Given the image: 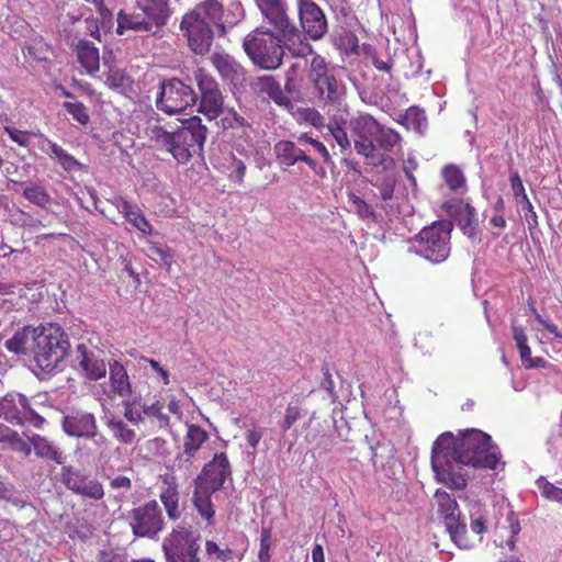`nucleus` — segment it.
Returning <instances> with one entry per match:
<instances>
[{
  "mask_svg": "<svg viewBox=\"0 0 562 562\" xmlns=\"http://www.w3.org/2000/svg\"><path fill=\"white\" fill-rule=\"evenodd\" d=\"M23 53L34 60L43 61L47 59V46L43 41L34 42L23 47Z\"/></svg>",
  "mask_w": 562,
  "mask_h": 562,
  "instance_id": "864d4df0",
  "label": "nucleus"
},
{
  "mask_svg": "<svg viewBox=\"0 0 562 562\" xmlns=\"http://www.w3.org/2000/svg\"><path fill=\"white\" fill-rule=\"evenodd\" d=\"M510 187L516 199L520 198V201H527V193L522 180L517 170L510 172Z\"/></svg>",
  "mask_w": 562,
  "mask_h": 562,
  "instance_id": "680f3d73",
  "label": "nucleus"
},
{
  "mask_svg": "<svg viewBox=\"0 0 562 562\" xmlns=\"http://www.w3.org/2000/svg\"><path fill=\"white\" fill-rule=\"evenodd\" d=\"M196 99V93L190 86L173 78L160 85L157 108L167 114H176L194 105Z\"/></svg>",
  "mask_w": 562,
  "mask_h": 562,
  "instance_id": "1a4fd4ad",
  "label": "nucleus"
},
{
  "mask_svg": "<svg viewBox=\"0 0 562 562\" xmlns=\"http://www.w3.org/2000/svg\"><path fill=\"white\" fill-rule=\"evenodd\" d=\"M23 196L32 204H35L42 209H46L52 201V198L46 189L43 186L36 183L26 186L23 190Z\"/></svg>",
  "mask_w": 562,
  "mask_h": 562,
  "instance_id": "ea45409f",
  "label": "nucleus"
},
{
  "mask_svg": "<svg viewBox=\"0 0 562 562\" xmlns=\"http://www.w3.org/2000/svg\"><path fill=\"white\" fill-rule=\"evenodd\" d=\"M180 30L184 33L193 53L204 55L210 52L214 32L204 19H198L188 12L182 16Z\"/></svg>",
  "mask_w": 562,
  "mask_h": 562,
  "instance_id": "4468645a",
  "label": "nucleus"
},
{
  "mask_svg": "<svg viewBox=\"0 0 562 562\" xmlns=\"http://www.w3.org/2000/svg\"><path fill=\"white\" fill-rule=\"evenodd\" d=\"M243 47L255 65L269 70L281 66L286 49L280 36L271 30L263 31V26L247 35Z\"/></svg>",
  "mask_w": 562,
  "mask_h": 562,
  "instance_id": "423d86ee",
  "label": "nucleus"
},
{
  "mask_svg": "<svg viewBox=\"0 0 562 562\" xmlns=\"http://www.w3.org/2000/svg\"><path fill=\"white\" fill-rule=\"evenodd\" d=\"M0 409L4 419L9 423H11V419L9 418L10 415L14 417L22 416V406H20L18 403V395L10 397L5 396L0 403Z\"/></svg>",
  "mask_w": 562,
  "mask_h": 562,
  "instance_id": "de8ad7c7",
  "label": "nucleus"
},
{
  "mask_svg": "<svg viewBox=\"0 0 562 562\" xmlns=\"http://www.w3.org/2000/svg\"><path fill=\"white\" fill-rule=\"evenodd\" d=\"M538 488L546 498L562 504V488L553 485L544 477L537 480Z\"/></svg>",
  "mask_w": 562,
  "mask_h": 562,
  "instance_id": "09e8293b",
  "label": "nucleus"
},
{
  "mask_svg": "<svg viewBox=\"0 0 562 562\" xmlns=\"http://www.w3.org/2000/svg\"><path fill=\"white\" fill-rule=\"evenodd\" d=\"M206 552L209 555H213L215 554L216 558L223 562H226L228 560L232 559V550L226 548V549H221L215 542L213 541H207L206 542Z\"/></svg>",
  "mask_w": 562,
  "mask_h": 562,
  "instance_id": "0e129e2a",
  "label": "nucleus"
},
{
  "mask_svg": "<svg viewBox=\"0 0 562 562\" xmlns=\"http://www.w3.org/2000/svg\"><path fill=\"white\" fill-rule=\"evenodd\" d=\"M137 527H162L164 518L156 501H150L133 510Z\"/></svg>",
  "mask_w": 562,
  "mask_h": 562,
  "instance_id": "c756f323",
  "label": "nucleus"
},
{
  "mask_svg": "<svg viewBox=\"0 0 562 562\" xmlns=\"http://www.w3.org/2000/svg\"><path fill=\"white\" fill-rule=\"evenodd\" d=\"M142 360L147 362L150 366V368L160 375L162 383L165 385L170 384L169 371L166 370L165 368H162L157 360L151 359V358H146V357L142 358Z\"/></svg>",
  "mask_w": 562,
  "mask_h": 562,
  "instance_id": "774afa93",
  "label": "nucleus"
},
{
  "mask_svg": "<svg viewBox=\"0 0 562 562\" xmlns=\"http://www.w3.org/2000/svg\"><path fill=\"white\" fill-rule=\"evenodd\" d=\"M209 438V432L204 428L195 424H188L182 446V456L186 457V460L194 458Z\"/></svg>",
  "mask_w": 562,
  "mask_h": 562,
  "instance_id": "a878e982",
  "label": "nucleus"
},
{
  "mask_svg": "<svg viewBox=\"0 0 562 562\" xmlns=\"http://www.w3.org/2000/svg\"><path fill=\"white\" fill-rule=\"evenodd\" d=\"M303 415V409L299 405H288L281 428L288 431Z\"/></svg>",
  "mask_w": 562,
  "mask_h": 562,
  "instance_id": "4d7b16f0",
  "label": "nucleus"
},
{
  "mask_svg": "<svg viewBox=\"0 0 562 562\" xmlns=\"http://www.w3.org/2000/svg\"><path fill=\"white\" fill-rule=\"evenodd\" d=\"M259 11L265 23L268 24V27L263 26V31L271 30L274 34H278L283 41V45L293 56L303 57L312 54L313 46L306 42L295 22L290 18L286 1L269 5Z\"/></svg>",
  "mask_w": 562,
  "mask_h": 562,
  "instance_id": "7ed1b4c3",
  "label": "nucleus"
},
{
  "mask_svg": "<svg viewBox=\"0 0 562 562\" xmlns=\"http://www.w3.org/2000/svg\"><path fill=\"white\" fill-rule=\"evenodd\" d=\"M378 130L379 131L373 138L375 149L380 148L384 151H391L396 145L401 143L402 136L395 130L386 127L382 124L379 125Z\"/></svg>",
  "mask_w": 562,
  "mask_h": 562,
  "instance_id": "e433bc0d",
  "label": "nucleus"
},
{
  "mask_svg": "<svg viewBox=\"0 0 562 562\" xmlns=\"http://www.w3.org/2000/svg\"><path fill=\"white\" fill-rule=\"evenodd\" d=\"M4 132L9 135L12 142L22 147H27L32 136L31 132L20 131L13 127L5 126Z\"/></svg>",
  "mask_w": 562,
  "mask_h": 562,
  "instance_id": "bf43d9fd",
  "label": "nucleus"
},
{
  "mask_svg": "<svg viewBox=\"0 0 562 562\" xmlns=\"http://www.w3.org/2000/svg\"><path fill=\"white\" fill-rule=\"evenodd\" d=\"M378 188L380 196L384 201H389L393 198L396 180L394 177L387 176L373 184Z\"/></svg>",
  "mask_w": 562,
  "mask_h": 562,
  "instance_id": "5fc2aeb1",
  "label": "nucleus"
},
{
  "mask_svg": "<svg viewBox=\"0 0 562 562\" xmlns=\"http://www.w3.org/2000/svg\"><path fill=\"white\" fill-rule=\"evenodd\" d=\"M475 216V209L469 203L464 204V206L460 210L457 221L464 234L470 235L471 232L473 231Z\"/></svg>",
  "mask_w": 562,
  "mask_h": 562,
  "instance_id": "49530a36",
  "label": "nucleus"
},
{
  "mask_svg": "<svg viewBox=\"0 0 562 562\" xmlns=\"http://www.w3.org/2000/svg\"><path fill=\"white\" fill-rule=\"evenodd\" d=\"M77 351L79 367L88 380L97 381L105 376L106 364L99 352L89 349L83 344L78 345Z\"/></svg>",
  "mask_w": 562,
  "mask_h": 562,
  "instance_id": "412c9836",
  "label": "nucleus"
},
{
  "mask_svg": "<svg viewBox=\"0 0 562 562\" xmlns=\"http://www.w3.org/2000/svg\"><path fill=\"white\" fill-rule=\"evenodd\" d=\"M75 52L78 61L89 75H93L99 70V49L93 45V43L87 40H80L76 45Z\"/></svg>",
  "mask_w": 562,
  "mask_h": 562,
  "instance_id": "c85d7f7f",
  "label": "nucleus"
},
{
  "mask_svg": "<svg viewBox=\"0 0 562 562\" xmlns=\"http://www.w3.org/2000/svg\"><path fill=\"white\" fill-rule=\"evenodd\" d=\"M501 459V451L488 434L468 428L456 436L450 431L439 435L432 443L430 461L438 483L462 491L469 481L464 467L495 470Z\"/></svg>",
  "mask_w": 562,
  "mask_h": 562,
  "instance_id": "f257e3e1",
  "label": "nucleus"
},
{
  "mask_svg": "<svg viewBox=\"0 0 562 562\" xmlns=\"http://www.w3.org/2000/svg\"><path fill=\"white\" fill-rule=\"evenodd\" d=\"M194 78L201 92L199 112L210 121L217 119L224 111V98L218 83L203 69H198Z\"/></svg>",
  "mask_w": 562,
  "mask_h": 562,
  "instance_id": "9b49d317",
  "label": "nucleus"
},
{
  "mask_svg": "<svg viewBox=\"0 0 562 562\" xmlns=\"http://www.w3.org/2000/svg\"><path fill=\"white\" fill-rule=\"evenodd\" d=\"M200 536L192 529H173L162 543L167 562L198 553Z\"/></svg>",
  "mask_w": 562,
  "mask_h": 562,
  "instance_id": "2eb2a0df",
  "label": "nucleus"
},
{
  "mask_svg": "<svg viewBox=\"0 0 562 562\" xmlns=\"http://www.w3.org/2000/svg\"><path fill=\"white\" fill-rule=\"evenodd\" d=\"M165 403L160 400H156L150 404L142 405L143 418L153 419L157 423L160 429H167L170 427V418L164 413Z\"/></svg>",
  "mask_w": 562,
  "mask_h": 562,
  "instance_id": "f704fd0d",
  "label": "nucleus"
},
{
  "mask_svg": "<svg viewBox=\"0 0 562 562\" xmlns=\"http://www.w3.org/2000/svg\"><path fill=\"white\" fill-rule=\"evenodd\" d=\"M300 25L303 37L312 41L322 40L328 32V21L322 8L313 0H296Z\"/></svg>",
  "mask_w": 562,
  "mask_h": 562,
  "instance_id": "ddd939ff",
  "label": "nucleus"
},
{
  "mask_svg": "<svg viewBox=\"0 0 562 562\" xmlns=\"http://www.w3.org/2000/svg\"><path fill=\"white\" fill-rule=\"evenodd\" d=\"M109 380L110 390L106 392L108 397H128L132 394L130 376L121 362L113 361L109 363Z\"/></svg>",
  "mask_w": 562,
  "mask_h": 562,
  "instance_id": "5701e85b",
  "label": "nucleus"
},
{
  "mask_svg": "<svg viewBox=\"0 0 562 562\" xmlns=\"http://www.w3.org/2000/svg\"><path fill=\"white\" fill-rule=\"evenodd\" d=\"M380 123L370 114H359L349 121V130L353 136L357 154L366 159L375 157V144L373 138L379 131Z\"/></svg>",
  "mask_w": 562,
  "mask_h": 562,
  "instance_id": "9d476101",
  "label": "nucleus"
},
{
  "mask_svg": "<svg viewBox=\"0 0 562 562\" xmlns=\"http://www.w3.org/2000/svg\"><path fill=\"white\" fill-rule=\"evenodd\" d=\"M434 499L437 506V515L442 519L445 527H467V519L461 514L458 503L447 491L438 488Z\"/></svg>",
  "mask_w": 562,
  "mask_h": 562,
  "instance_id": "aec40b11",
  "label": "nucleus"
},
{
  "mask_svg": "<svg viewBox=\"0 0 562 562\" xmlns=\"http://www.w3.org/2000/svg\"><path fill=\"white\" fill-rule=\"evenodd\" d=\"M108 427L113 437L123 445L132 446L136 442L137 436L133 428H130L124 422L111 419Z\"/></svg>",
  "mask_w": 562,
  "mask_h": 562,
  "instance_id": "58836bf2",
  "label": "nucleus"
},
{
  "mask_svg": "<svg viewBox=\"0 0 562 562\" xmlns=\"http://www.w3.org/2000/svg\"><path fill=\"white\" fill-rule=\"evenodd\" d=\"M52 151V155L58 160L60 166L66 171H74L79 169L80 162L70 154H68L61 146L48 139L45 140Z\"/></svg>",
  "mask_w": 562,
  "mask_h": 562,
  "instance_id": "a19ab883",
  "label": "nucleus"
},
{
  "mask_svg": "<svg viewBox=\"0 0 562 562\" xmlns=\"http://www.w3.org/2000/svg\"><path fill=\"white\" fill-rule=\"evenodd\" d=\"M274 153L278 160L288 166H294L297 162H305L312 170H316L317 162L313 159L305 148V144H301L300 136L296 142L282 139L274 145Z\"/></svg>",
  "mask_w": 562,
  "mask_h": 562,
  "instance_id": "f3484780",
  "label": "nucleus"
},
{
  "mask_svg": "<svg viewBox=\"0 0 562 562\" xmlns=\"http://www.w3.org/2000/svg\"><path fill=\"white\" fill-rule=\"evenodd\" d=\"M232 469L226 453H215L195 479V485L202 493H215L231 476Z\"/></svg>",
  "mask_w": 562,
  "mask_h": 562,
  "instance_id": "f8f14e48",
  "label": "nucleus"
},
{
  "mask_svg": "<svg viewBox=\"0 0 562 562\" xmlns=\"http://www.w3.org/2000/svg\"><path fill=\"white\" fill-rule=\"evenodd\" d=\"M251 87L257 94L267 97L280 106L285 109L292 106L291 99L283 92L280 83L272 76L258 77Z\"/></svg>",
  "mask_w": 562,
  "mask_h": 562,
  "instance_id": "4be33fe9",
  "label": "nucleus"
},
{
  "mask_svg": "<svg viewBox=\"0 0 562 562\" xmlns=\"http://www.w3.org/2000/svg\"><path fill=\"white\" fill-rule=\"evenodd\" d=\"M30 441L37 458L50 460L56 464H64L65 456L53 441L37 434L30 437Z\"/></svg>",
  "mask_w": 562,
  "mask_h": 562,
  "instance_id": "cd10ccee",
  "label": "nucleus"
},
{
  "mask_svg": "<svg viewBox=\"0 0 562 562\" xmlns=\"http://www.w3.org/2000/svg\"><path fill=\"white\" fill-rule=\"evenodd\" d=\"M300 140L301 144H305V148H307V146H311L316 153H318L325 164L331 162L329 151L322 142L310 137L306 133L300 135Z\"/></svg>",
  "mask_w": 562,
  "mask_h": 562,
  "instance_id": "603ef678",
  "label": "nucleus"
},
{
  "mask_svg": "<svg viewBox=\"0 0 562 562\" xmlns=\"http://www.w3.org/2000/svg\"><path fill=\"white\" fill-rule=\"evenodd\" d=\"M338 49L344 52L346 55L358 54L359 41L355 33L350 31H344L335 42Z\"/></svg>",
  "mask_w": 562,
  "mask_h": 562,
  "instance_id": "c03bdc74",
  "label": "nucleus"
},
{
  "mask_svg": "<svg viewBox=\"0 0 562 562\" xmlns=\"http://www.w3.org/2000/svg\"><path fill=\"white\" fill-rule=\"evenodd\" d=\"M307 79L312 86V93L319 104L337 106L345 100L346 85L335 76L323 56L315 54L312 57Z\"/></svg>",
  "mask_w": 562,
  "mask_h": 562,
  "instance_id": "20e7f679",
  "label": "nucleus"
},
{
  "mask_svg": "<svg viewBox=\"0 0 562 562\" xmlns=\"http://www.w3.org/2000/svg\"><path fill=\"white\" fill-rule=\"evenodd\" d=\"M160 501L164 504L168 517L176 521L180 518L181 512L179 509V492L177 485L169 484L160 494Z\"/></svg>",
  "mask_w": 562,
  "mask_h": 562,
  "instance_id": "c9c22d12",
  "label": "nucleus"
},
{
  "mask_svg": "<svg viewBox=\"0 0 562 562\" xmlns=\"http://www.w3.org/2000/svg\"><path fill=\"white\" fill-rule=\"evenodd\" d=\"M213 493H202L200 488L194 486V493H193V503L194 507L196 508L198 513L201 515L202 518L205 519L207 524L212 522V519L214 517L215 510L211 501V496Z\"/></svg>",
  "mask_w": 562,
  "mask_h": 562,
  "instance_id": "4c0bfd02",
  "label": "nucleus"
},
{
  "mask_svg": "<svg viewBox=\"0 0 562 562\" xmlns=\"http://www.w3.org/2000/svg\"><path fill=\"white\" fill-rule=\"evenodd\" d=\"M207 128L199 116L191 117L175 132L154 125L147 128V136L158 149L170 153L179 164H187L193 153L203 148Z\"/></svg>",
  "mask_w": 562,
  "mask_h": 562,
  "instance_id": "f03ea898",
  "label": "nucleus"
},
{
  "mask_svg": "<svg viewBox=\"0 0 562 562\" xmlns=\"http://www.w3.org/2000/svg\"><path fill=\"white\" fill-rule=\"evenodd\" d=\"M303 119L316 128L325 126V117L315 109H305L303 112Z\"/></svg>",
  "mask_w": 562,
  "mask_h": 562,
  "instance_id": "e2e57ef3",
  "label": "nucleus"
},
{
  "mask_svg": "<svg viewBox=\"0 0 562 562\" xmlns=\"http://www.w3.org/2000/svg\"><path fill=\"white\" fill-rule=\"evenodd\" d=\"M148 254L150 257H158L164 262H167L172 257L171 250L167 245L156 241H148Z\"/></svg>",
  "mask_w": 562,
  "mask_h": 562,
  "instance_id": "13d9d810",
  "label": "nucleus"
},
{
  "mask_svg": "<svg viewBox=\"0 0 562 562\" xmlns=\"http://www.w3.org/2000/svg\"><path fill=\"white\" fill-rule=\"evenodd\" d=\"M245 175L246 165L244 164V161L236 157H233L229 166V178L238 183H243Z\"/></svg>",
  "mask_w": 562,
  "mask_h": 562,
  "instance_id": "052dcab7",
  "label": "nucleus"
},
{
  "mask_svg": "<svg viewBox=\"0 0 562 562\" xmlns=\"http://www.w3.org/2000/svg\"><path fill=\"white\" fill-rule=\"evenodd\" d=\"M443 179L450 190L457 191L465 186V177L462 170L454 166L448 165L442 170Z\"/></svg>",
  "mask_w": 562,
  "mask_h": 562,
  "instance_id": "79ce46f5",
  "label": "nucleus"
},
{
  "mask_svg": "<svg viewBox=\"0 0 562 562\" xmlns=\"http://www.w3.org/2000/svg\"><path fill=\"white\" fill-rule=\"evenodd\" d=\"M136 5L146 18L164 29L171 16L169 0H136Z\"/></svg>",
  "mask_w": 562,
  "mask_h": 562,
  "instance_id": "393cba45",
  "label": "nucleus"
},
{
  "mask_svg": "<svg viewBox=\"0 0 562 562\" xmlns=\"http://www.w3.org/2000/svg\"><path fill=\"white\" fill-rule=\"evenodd\" d=\"M345 120H334L328 124V132L336 140L337 145L341 148V150H346L350 147V140L345 128Z\"/></svg>",
  "mask_w": 562,
  "mask_h": 562,
  "instance_id": "37998d69",
  "label": "nucleus"
},
{
  "mask_svg": "<svg viewBox=\"0 0 562 562\" xmlns=\"http://www.w3.org/2000/svg\"><path fill=\"white\" fill-rule=\"evenodd\" d=\"M531 306V310L535 314V318L536 321L546 329L548 330L550 334H552L555 338L558 339H561L562 338V334L560 333L558 326L553 323H549L548 321L543 319L542 316L537 312V310L535 308L533 304L530 305Z\"/></svg>",
  "mask_w": 562,
  "mask_h": 562,
  "instance_id": "338daca9",
  "label": "nucleus"
},
{
  "mask_svg": "<svg viewBox=\"0 0 562 562\" xmlns=\"http://www.w3.org/2000/svg\"><path fill=\"white\" fill-rule=\"evenodd\" d=\"M61 426L70 437L94 438L98 432L97 419L88 412L75 411L65 415Z\"/></svg>",
  "mask_w": 562,
  "mask_h": 562,
  "instance_id": "a211bd4d",
  "label": "nucleus"
},
{
  "mask_svg": "<svg viewBox=\"0 0 562 562\" xmlns=\"http://www.w3.org/2000/svg\"><path fill=\"white\" fill-rule=\"evenodd\" d=\"M13 451L22 453L24 457H29L33 449L31 441L22 439L19 434L13 430V436H10V440L7 443Z\"/></svg>",
  "mask_w": 562,
  "mask_h": 562,
  "instance_id": "6e6d98bb",
  "label": "nucleus"
},
{
  "mask_svg": "<svg viewBox=\"0 0 562 562\" xmlns=\"http://www.w3.org/2000/svg\"><path fill=\"white\" fill-rule=\"evenodd\" d=\"M348 200L351 203L352 207L355 209L356 213L359 215V217H361L362 220H369L374 217V212L372 207L363 199L350 192L348 194Z\"/></svg>",
  "mask_w": 562,
  "mask_h": 562,
  "instance_id": "8fccbe9b",
  "label": "nucleus"
},
{
  "mask_svg": "<svg viewBox=\"0 0 562 562\" xmlns=\"http://www.w3.org/2000/svg\"><path fill=\"white\" fill-rule=\"evenodd\" d=\"M117 207L124 218L140 233L150 235L153 233V225L146 218L142 210L123 198H120Z\"/></svg>",
  "mask_w": 562,
  "mask_h": 562,
  "instance_id": "bb28decb",
  "label": "nucleus"
},
{
  "mask_svg": "<svg viewBox=\"0 0 562 562\" xmlns=\"http://www.w3.org/2000/svg\"><path fill=\"white\" fill-rule=\"evenodd\" d=\"M63 484L76 494L85 497L99 501L104 496L102 484L72 467H63L60 473Z\"/></svg>",
  "mask_w": 562,
  "mask_h": 562,
  "instance_id": "dca6fc26",
  "label": "nucleus"
},
{
  "mask_svg": "<svg viewBox=\"0 0 562 562\" xmlns=\"http://www.w3.org/2000/svg\"><path fill=\"white\" fill-rule=\"evenodd\" d=\"M64 108L80 125L86 126L90 122L88 109L82 102H65Z\"/></svg>",
  "mask_w": 562,
  "mask_h": 562,
  "instance_id": "a18cd8bd",
  "label": "nucleus"
},
{
  "mask_svg": "<svg viewBox=\"0 0 562 562\" xmlns=\"http://www.w3.org/2000/svg\"><path fill=\"white\" fill-rule=\"evenodd\" d=\"M127 31H134L156 38H161L165 34L164 27L156 25L153 20L146 16L143 18L139 14L124 13L121 11L117 14L116 33L123 35Z\"/></svg>",
  "mask_w": 562,
  "mask_h": 562,
  "instance_id": "6ab92c4d",
  "label": "nucleus"
},
{
  "mask_svg": "<svg viewBox=\"0 0 562 562\" xmlns=\"http://www.w3.org/2000/svg\"><path fill=\"white\" fill-rule=\"evenodd\" d=\"M18 403L22 406V416L14 417L10 415L11 424L15 425H31L35 428H42L45 424L44 417L37 414L29 404L27 398L24 395L18 394Z\"/></svg>",
  "mask_w": 562,
  "mask_h": 562,
  "instance_id": "72a5a7b5",
  "label": "nucleus"
},
{
  "mask_svg": "<svg viewBox=\"0 0 562 562\" xmlns=\"http://www.w3.org/2000/svg\"><path fill=\"white\" fill-rule=\"evenodd\" d=\"M69 349V341L59 327L48 326L34 336L32 353L37 366L44 370L54 369Z\"/></svg>",
  "mask_w": 562,
  "mask_h": 562,
  "instance_id": "0eeeda50",
  "label": "nucleus"
},
{
  "mask_svg": "<svg viewBox=\"0 0 562 562\" xmlns=\"http://www.w3.org/2000/svg\"><path fill=\"white\" fill-rule=\"evenodd\" d=\"M38 329L31 326H25L14 333V335L5 341L8 350L16 355H26L32 352L34 346V336L37 335Z\"/></svg>",
  "mask_w": 562,
  "mask_h": 562,
  "instance_id": "7c9ffc66",
  "label": "nucleus"
},
{
  "mask_svg": "<svg viewBox=\"0 0 562 562\" xmlns=\"http://www.w3.org/2000/svg\"><path fill=\"white\" fill-rule=\"evenodd\" d=\"M104 83L109 89L126 94L132 90L133 80L123 69L116 66H111L105 74Z\"/></svg>",
  "mask_w": 562,
  "mask_h": 562,
  "instance_id": "473e14b6",
  "label": "nucleus"
},
{
  "mask_svg": "<svg viewBox=\"0 0 562 562\" xmlns=\"http://www.w3.org/2000/svg\"><path fill=\"white\" fill-rule=\"evenodd\" d=\"M484 529H442V536L449 538L460 549H471L482 540Z\"/></svg>",
  "mask_w": 562,
  "mask_h": 562,
  "instance_id": "2f4dec72",
  "label": "nucleus"
},
{
  "mask_svg": "<svg viewBox=\"0 0 562 562\" xmlns=\"http://www.w3.org/2000/svg\"><path fill=\"white\" fill-rule=\"evenodd\" d=\"M405 121L415 130L426 126L427 117L425 111L418 106H411L404 115Z\"/></svg>",
  "mask_w": 562,
  "mask_h": 562,
  "instance_id": "3c124183",
  "label": "nucleus"
},
{
  "mask_svg": "<svg viewBox=\"0 0 562 562\" xmlns=\"http://www.w3.org/2000/svg\"><path fill=\"white\" fill-rule=\"evenodd\" d=\"M190 14L198 19H204L213 23L217 33L223 36L227 32V27H233L238 23L243 15L240 3H232L227 11L224 10L223 0H205L196 4Z\"/></svg>",
  "mask_w": 562,
  "mask_h": 562,
  "instance_id": "6e6552de",
  "label": "nucleus"
},
{
  "mask_svg": "<svg viewBox=\"0 0 562 562\" xmlns=\"http://www.w3.org/2000/svg\"><path fill=\"white\" fill-rule=\"evenodd\" d=\"M211 61L225 81L236 83L240 81L245 75L243 66L228 54L214 53L211 56Z\"/></svg>",
  "mask_w": 562,
  "mask_h": 562,
  "instance_id": "b1692460",
  "label": "nucleus"
},
{
  "mask_svg": "<svg viewBox=\"0 0 562 562\" xmlns=\"http://www.w3.org/2000/svg\"><path fill=\"white\" fill-rule=\"evenodd\" d=\"M323 379L321 381V386L328 393V395L333 398L336 397L335 383L333 380V375L330 369L327 366L322 368Z\"/></svg>",
  "mask_w": 562,
  "mask_h": 562,
  "instance_id": "69168bd1",
  "label": "nucleus"
},
{
  "mask_svg": "<svg viewBox=\"0 0 562 562\" xmlns=\"http://www.w3.org/2000/svg\"><path fill=\"white\" fill-rule=\"evenodd\" d=\"M452 222L440 220L425 226L413 239L415 252L432 263L443 262L450 254Z\"/></svg>",
  "mask_w": 562,
  "mask_h": 562,
  "instance_id": "39448f33",
  "label": "nucleus"
}]
</instances>
